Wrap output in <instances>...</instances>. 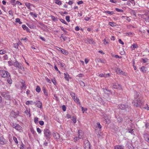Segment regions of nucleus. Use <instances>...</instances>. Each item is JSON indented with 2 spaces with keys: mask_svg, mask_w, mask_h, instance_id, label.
<instances>
[{
  "mask_svg": "<svg viewBox=\"0 0 149 149\" xmlns=\"http://www.w3.org/2000/svg\"><path fill=\"white\" fill-rule=\"evenodd\" d=\"M134 93L135 100L132 102L133 105L136 107H140L142 109H147V110H149V107L147 104H146V106H143L144 101L143 99V97L139 95V93L136 91H134Z\"/></svg>",
  "mask_w": 149,
  "mask_h": 149,
  "instance_id": "1",
  "label": "nucleus"
},
{
  "mask_svg": "<svg viewBox=\"0 0 149 149\" xmlns=\"http://www.w3.org/2000/svg\"><path fill=\"white\" fill-rule=\"evenodd\" d=\"M43 132L45 137L47 140H49L51 135L50 130L48 129H45L44 130Z\"/></svg>",
  "mask_w": 149,
  "mask_h": 149,
  "instance_id": "2",
  "label": "nucleus"
},
{
  "mask_svg": "<svg viewBox=\"0 0 149 149\" xmlns=\"http://www.w3.org/2000/svg\"><path fill=\"white\" fill-rule=\"evenodd\" d=\"M0 75L3 77H10L9 73L7 71L4 70H1L0 71Z\"/></svg>",
  "mask_w": 149,
  "mask_h": 149,
  "instance_id": "3",
  "label": "nucleus"
},
{
  "mask_svg": "<svg viewBox=\"0 0 149 149\" xmlns=\"http://www.w3.org/2000/svg\"><path fill=\"white\" fill-rule=\"evenodd\" d=\"M1 95L4 98L7 100H10V95L8 92H3L1 93Z\"/></svg>",
  "mask_w": 149,
  "mask_h": 149,
  "instance_id": "4",
  "label": "nucleus"
},
{
  "mask_svg": "<svg viewBox=\"0 0 149 149\" xmlns=\"http://www.w3.org/2000/svg\"><path fill=\"white\" fill-rule=\"evenodd\" d=\"M14 65L16 68H17L22 71L24 70V68L23 67L22 65L20 63H19L17 61H16L14 63Z\"/></svg>",
  "mask_w": 149,
  "mask_h": 149,
  "instance_id": "5",
  "label": "nucleus"
},
{
  "mask_svg": "<svg viewBox=\"0 0 149 149\" xmlns=\"http://www.w3.org/2000/svg\"><path fill=\"white\" fill-rule=\"evenodd\" d=\"M84 148L85 149H91L90 143L87 140L84 141Z\"/></svg>",
  "mask_w": 149,
  "mask_h": 149,
  "instance_id": "6",
  "label": "nucleus"
},
{
  "mask_svg": "<svg viewBox=\"0 0 149 149\" xmlns=\"http://www.w3.org/2000/svg\"><path fill=\"white\" fill-rule=\"evenodd\" d=\"M116 72L117 74L125 75V73L120 68H116Z\"/></svg>",
  "mask_w": 149,
  "mask_h": 149,
  "instance_id": "7",
  "label": "nucleus"
},
{
  "mask_svg": "<svg viewBox=\"0 0 149 149\" xmlns=\"http://www.w3.org/2000/svg\"><path fill=\"white\" fill-rule=\"evenodd\" d=\"M128 107L127 105H125L123 104H121L118 105V107L119 108L121 109H124Z\"/></svg>",
  "mask_w": 149,
  "mask_h": 149,
  "instance_id": "8",
  "label": "nucleus"
},
{
  "mask_svg": "<svg viewBox=\"0 0 149 149\" xmlns=\"http://www.w3.org/2000/svg\"><path fill=\"white\" fill-rule=\"evenodd\" d=\"M6 142V140L4 139L2 136L0 137V143L1 145H3Z\"/></svg>",
  "mask_w": 149,
  "mask_h": 149,
  "instance_id": "9",
  "label": "nucleus"
},
{
  "mask_svg": "<svg viewBox=\"0 0 149 149\" xmlns=\"http://www.w3.org/2000/svg\"><path fill=\"white\" fill-rule=\"evenodd\" d=\"M35 103L37 105L36 106L39 108H41L42 107V103L39 101H37L35 102Z\"/></svg>",
  "mask_w": 149,
  "mask_h": 149,
  "instance_id": "10",
  "label": "nucleus"
},
{
  "mask_svg": "<svg viewBox=\"0 0 149 149\" xmlns=\"http://www.w3.org/2000/svg\"><path fill=\"white\" fill-rule=\"evenodd\" d=\"M59 49H60V51L63 54L67 55L68 54V52H67L66 50L65 49L61 48L59 47H57Z\"/></svg>",
  "mask_w": 149,
  "mask_h": 149,
  "instance_id": "11",
  "label": "nucleus"
},
{
  "mask_svg": "<svg viewBox=\"0 0 149 149\" xmlns=\"http://www.w3.org/2000/svg\"><path fill=\"white\" fill-rule=\"evenodd\" d=\"M113 87L115 89H118L120 88L121 87L119 84L117 83H115L113 84Z\"/></svg>",
  "mask_w": 149,
  "mask_h": 149,
  "instance_id": "12",
  "label": "nucleus"
},
{
  "mask_svg": "<svg viewBox=\"0 0 149 149\" xmlns=\"http://www.w3.org/2000/svg\"><path fill=\"white\" fill-rule=\"evenodd\" d=\"M54 138L56 139H58L60 138L59 134L57 132L54 133L53 134Z\"/></svg>",
  "mask_w": 149,
  "mask_h": 149,
  "instance_id": "13",
  "label": "nucleus"
},
{
  "mask_svg": "<svg viewBox=\"0 0 149 149\" xmlns=\"http://www.w3.org/2000/svg\"><path fill=\"white\" fill-rule=\"evenodd\" d=\"M103 91L104 93L107 94H109L111 93V91L107 89L103 88Z\"/></svg>",
  "mask_w": 149,
  "mask_h": 149,
  "instance_id": "14",
  "label": "nucleus"
},
{
  "mask_svg": "<svg viewBox=\"0 0 149 149\" xmlns=\"http://www.w3.org/2000/svg\"><path fill=\"white\" fill-rule=\"evenodd\" d=\"M64 78L65 80L67 81H69V79L68 78L69 77V75L67 73H64Z\"/></svg>",
  "mask_w": 149,
  "mask_h": 149,
  "instance_id": "15",
  "label": "nucleus"
},
{
  "mask_svg": "<svg viewBox=\"0 0 149 149\" xmlns=\"http://www.w3.org/2000/svg\"><path fill=\"white\" fill-rule=\"evenodd\" d=\"M80 131L79 130L78 131V134H79L78 137V138L77 137H76L74 138V140L75 141H77L79 139H80L81 138V135H80Z\"/></svg>",
  "mask_w": 149,
  "mask_h": 149,
  "instance_id": "16",
  "label": "nucleus"
},
{
  "mask_svg": "<svg viewBox=\"0 0 149 149\" xmlns=\"http://www.w3.org/2000/svg\"><path fill=\"white\" fill-rule=\"evenodd\" d=\"M145 139L148 142H149V136L147 134H145L144 135Z\"/></svg>",
  "mask_w": 149,
  "mask_h": 149,
  "instance_id": "17",
  "label": "nucleus"
},
{
  "mask_svg": "<svg viewBox=\"0 0 149 149\" xmlns=\"http://www.w3.org/2000/svg\"><path fill=\"white\" fill-rule=\"evenodd\" d=\"M11 114L14 118H16L18 115V113H17L13 111H12Z\"/></svg>",
  "mask_w": 149,
  "mask_h": 149,
  "instance_id": "18",
  "label": "nucleus"
},
{
  "mask_svg": "<svg viewBox=\"0 0 149 149\" xmlns=\"http://www.w3.org/2000/svg\"><path fill=\"white\" fill-rule=\"evenodd\" d=\"M138 47V45L137 44L134 43L132 45L131 47L132 48V49L134 50L135 48H137Z\"/></svg>",
  "mask_w": 149,
  "mask_h": 149,
  "instance_id": "19",
  "label": "nucleus"
},
{
  "mask_svg": "<svg viewBox=\"0 0 149 149\" xmlns=\"http://www.w3.org/2000/svg\"><path fill=\"white\" fill-rule=\"evenodd\" d=\"M22 27L24 30H26L27 31L29 32V29L25 25H22Z\"/></svg>",
  "mask_w": 149,
  "mask_h": 149,
  "instance_id": "20",
  "label": "nucleus"
},
{
  "mask_svg": "<svg viewBox=\"0 0 149 149\" xmlns=\"http://www.w3.org/2000/svg\"><path fill=\"white\" fill-rule=\"evenodd\" d=\"M21 84L22 85L21 88L22 89L24 88L25 89H26V85L25 84V81H22L21 82Z\"/></svg>",
  "mask_w": 149,
  "mask_h": 149,
  "instance_id": "21",
  "label": "nucleus"
},
{
  "mask_svg": "<svg viewBox=\"0 0 149 149\" xmlns=\"http://www.w3.org/2000/svg\"><path fill=\"white\" fill-rule=\"evenodd\" d=\"M14 128L17 130H20L21 129V127L18 124L16 125V126L14 127Z\"/></svg>",
  "mask_w": 149,
  "mask_h": 149,
  "instance_id": "22",
  "label": "nucleus"
},
{
  "mask_svg": "<svg viewBox=\"0 0 149 149\" xmlns=\"http://www.w3.org/2000/svg\"><path fill=\"white\" fill-rule=\"evenodd\" d=\"M116 118H117L118 121L119 123L123 121V119L122 118L119 116H118L116 117Z\"/></svg>",
  "mask_w": 149,
  "mask_h": 149,
  "instance_id": "23",
  "label": "nucleus"
},
{
  "mask_svg": "<svg viewBox=\"0 0 149 149\" xmlns=\"http://www.w3.org/2000/svg\"><path fill=\"white\" fill-rule=\"evenodd\" d=\"M115 149H124V148L121 146L118 145L115 147Z\"/></svg>",
  "mask_w": 149,
  "mask_h": 149,
  "instance_id": "24",
  "label": "nucleus"
},
{
  "mask_svg": "<svg viewBox=\"0 0 149 149\" xmlns=\"http://www.w3.org/2000/svg\"><path fill=\"white\" fill-rule=\"evenodd\" d=\"M87 42H89V44H94V42L93 40V39H88Z\"/></svg>",
  "mask_w": 149,
  "mask_h": 149,
  "instance_id": "25",
  "label": "nucleus"
},
{
  "mask_svg": "<svg viewBox=\"0 0 149 149\" xmlns=\"http://www.w3.org/2000/svg\"><path fill=\"white\" fill-rule=\"evenodd\" d=\"M36 91H37V92H38V93H39V92H40V90H41V89H40V87L38 86H37L36 87Z\"/></svg>",
  "mask_w": 149,
  "mask_h": 149,
  "instance_id": "26",
  "label": "nucleus"
},
{
  "mask_svg": "<svg viewBox=\"0 0 149 149\" xmlns=\"http://www.w3.org/2000/svg\"><path fill=\"white\" fill-rule=\"evenodd\" d=\"M75 102H76L78 104H79V105L80 104V102H79V99L77 98V97H76L75 100L74 101Z\"/></svg>",
  "mask_w": 149,
  "mask_h": 149,
  "instance_id": "27",
  "label": "nucleus"
},
{
  "mask_svg": "<svg viewBox=\"0 0 149 149\" xmlns=\"http://www.w3.org/2000/svg\"><path fill=\"white\" fill-rule=\"evenodd\" d=\"M103 120H104V121H105V122L106 123L109 124V123H110V121L107 118V119L104 118Z\"/></svg>",
  "mask_w": 149,
  "mask_h": 149,
  "instance_id": "28",
  "label": "nucleus"
},
{
  "mask_svg": "<svg viewBox=\"0 0 149 149\" xmlns=\"http://www.w3.org/2000/svg\"><path fill=\"white\" fill-rule=\"evenodd\" d=\"M127 147L129 149H134V148L133 146L130 144H127Z\"/></svg>",
  "mask_w": 149,
  "mask_h": 149,
  "instance_id": "29",
  "label": "nucleus"
},
{
  "mask_svg": "<svg viewBox=\"0 0 149 149\" xmlns=\"http://www.w3.org/2000/svg\"><path fill=\"white\" fill-rule=\"evenodd\" d=\"M141 71L143 72H145L146 71V68L144 66L141 67Z\"/></svg>",
  "mask_w": 149,
  "mask_h": 149,
  "instance_id": "30",
  "label": "nucleus"
},
{
  "mask_svg": "<svg viewBox=\"0 0 149 149\" xmlns=\"http://www.w3.org/2000/svg\"><path fill=\"white\" fill-rule=\"evenodd\" d=\"M30 14L31 15L35 17H37V14L33 12H31Z\"/></svg>",
  "mask_w": 149,
  "mask_h": 149,
  "instance_id": "31",
  "label": "nucleus"
},
{
  "mask_svg": "<svg viewBox=\"0 0 149 149\" xmlns=\"http://www.w3.org/2000/svg\"><path fill=\"white\" fill-rule=\"evenodd\" d=\"M16 22L19 23V24H21L22 22L20 21V20L19 18H17L15 19Z\"/></svg>",
  "mask_w": 149,
  "mask_h": 149,
  "instance_id": "32",
  "label": "nucleus"
},
{
  "mask_svg": "<svg viewBox=\"0 0 149 149\" xmlns=\"http://www.w3.org/2000/svg\"><path fill=\"white\" fill-rule=\"evenodd\" d=\"M13 140L15 142V143L16 144H18V141H17V138L15 136H13Z\"/></svg>",
  "mask_w": 149,
  "mask_h": 149,
  "instance_id": "33",
  "label": "nucleus"
},
{
  "mask_svg": "<svg viewBox=\"0 0 149 149\" xmlns=\"http://www.w3.org/2000/svg\"><path fill=\"white\" fill-rule=\"evenodd\" d=\"M43 92L45 94V95L46 96L48 95V93L47 92L46 90V89L45 88H43Z\"/></svg>",
  "mask_w": 149,
  "mask_h": 149,
  "instance_id": "34",
  "label": "nucleus"
},
{
  "mask_svg": "<svg viewBox=\"0 0 149 149\" xmlns=\"http://www.w3.org/2000/svg\"><path fill=\"white\" fill-rule=\"evenodd\" d=\"M109 24L110 26H115L116 25V24L114 22H109Z\"/></svg>",
  "mask_w": 149,
  "mask_h": 149,
  "instance_id": "35",
  "label": "nucleus"
},
{
  "mask_svg": "<svg viewBox=\"0 0 149 149\" xmlns=\"http://www.w3.org/2000/svg\"><path fill=\"white\" fill-rule=\"evenodd\" d=\"M79 84L80 85L84 87L85 86V84L84 82H83L82 81H79Z\"/></svg>",
  "mask_w": 149,
  "mask_h": 149,
  "instance_id": "36",
  "label": "nucleus"
},
{
  "mask_svg": "<svg viewBox=\"0 0 149 149\" xmlns=\"http://www.w3.org/2000/svg\"><path fill=\"white\" fill-rule=\"evenodd\" d=\"M52 19L53 21H56L57 20V18H56L54 16H51Z\"/></svg>",
  "mask_w": 149,
  "mask_h": 149,
  "instance_id": "37",
  "label": "nucleus"
},
{
  "mask_svg": "<svg viewBox=\"0 0 149 149\" xmlns=\"http://www.w3.org/2000/svg\"><path fill=\"white\" fill-rule=\"evenodd\" d=\"M38 118L37 117H35L34 118V122L37 124L38 123Z\"/></svg>",
  "mask_w": 149,
  "mask_h": 149,
  "instance_id": "38",
  "label": "nucleus"
},
{
  "mask_svg": "<svg viewBox=\"0 0 149 149\" xmlns=\"http://www.w3.org/2000/svg\"><path fill=\"white\" fill-rule=\"evenodd\" d=\"M25 5L28 8V9H30V6L31 4L30 3H25Z\"/></svg>",
  "mask_w": 149,
  "mask_h": 149,
  "instance_id": "39",
  "label": "nucleus"
},
{
  "mask_svg": "<svg viewBox=\"0 0 149 149\" xmlns=\"http://www.w3.org/2000/svg\"><path fill=\"white\" fill-rule=\"evenodd\" d=\"M60 21L61 22L64 24H65L68 25V23L66 22L64 19H60Z\"/></svg>",
  "mask_w": 149,
  "mask_h": 149,
  "instance_id": "40",
  "label": "nucleus"
},
{
  "mask_svg": "<svg viewBox=\"0 0 149 149\" xmlns=\"http://www.w3.org/2000/svg\"><path fill=\"white\" fill-rule=\"evenodd\" d=\"M30 112V111H29L28 110H26L24 111L25 113H26L27 115H28L29 114V116H31Z\"/></svg>",
  "mask_w": 149,
  "mask_h": 149,
  "instance_id": "41",
  "label": "nucleus"
},
{
  "mask_svg": "<svg viewBox=\"0 0 149 149\" xmlns=\"http://www.w3.org/2000/svg\"><path fill=\"white\" fill-rule=\"evenodd\" d=\"M77 118L74 117H72V120L73 121L74 123H76L77 122Z\"/></svg>",
  "mask_w": 149,
  "mask_h": 149,
  "instance_id": "42",
  "label": "nucleus"
},
{
  "mask_svg": "<svg viewBox=\"0 0 149 149\" xmlns=\"http://www.w3.org/2000/svg\"><path fill=\"white\" fill-rule=\"evenodd\" d=\"M24 145L23 143H22L20 147V149H24Z\"/></svg>",
  "mask_w": 149,
  "mask_h": 149,
  "instance_id": "43",
  "label": "nucleus"
},
{
  "mask_svg": "<svg viewBox=\"0 0 149 149\" xmlns=\"http://www.w3.org/2000/svg\"><path fill=\"white\" fill-rule=\"evenodd\" d=\"M98 62H100V63H105V61H104V60H102L101 59H99V60H98Z\"/></svg>",
  "mask_w": 149,
  "mask_h": 149,
  "instance_id": "44",
  "label": "nucleus"
},
{
  "mask_svg": "<svg viewBox=\"0 0 149 149\" xmlns=\"http://www.w3.org/2000/svg\"><path fill=\"white\" fill-rule=\"evenodd\" d=\"M55 1L56 3L58 5H61V2L59 0H56Z\"/></svg>",
  "mask_w": 149,
  "mask_h": 149,
  "instance_id": "45",
  "label": "nucleus"
},
{
  "mask_svg": "<svg viewBox=\"0 0 149 149\" xmlns=\"http://www.w3.org/2000/svg\"><path fill=\"white\" fill-rule=\"evenodd\" d=\"M116 10L118 12H123V10L119 9L117 8H116Z\"/></svg>",
  "mask_w": 149,
  "mask_h": 149,
  "instance_id": "46",
  "label": "nucleus"
},
{
  "mask_svg": "<svg viewBox=\"0 0 149 149\" xmlns=\"http://www.w3.org/2000/svg\"><path fill=\"white\" fill-rule=\"evenodd\" d=\"M14 47L16 48H18V43H17L14 44Z\"/></svg>",
  "mask_w": 149,
  "mask_h": 149,
  "instance_id": "47",
  "label": "nucleus"
},
{
  "mask_svg": "<svg viewBox=\"0 0 149 149\" xmlns=\"http://www.w3.org/2000/svg\"><path fill=\"white\" fill-rule=\"evenodd\" d=\"M27 25L31 29H33L34 28L33 25V24L30 25L28 24H27Z\"/></svg>",
  "mask_w": 149,
  "mask_h": 149,
  "instance_id": "48",
  "label": "nucleus"
},
{
  "mask_svg": "<svg viewBox=\"0 0 149 149\" xmlns=\"http://www.w3.org/2000/svg\"><path fill=\"white\" fill-rule=\"evenodd\" d=\"M142 60L143 61L144 63H145L147 62L148 60V59L147 58H142Z\"/></svg>",
  "mask_w": 149,
  "mask_h": 149,
  "instance_id": "49",
  "label": "nucleus"
},
{
  "mask_svg": "<svg viewBox=\"0 0 149 149\" xmlns=\"http://www.w3.org/2000/svg\"><path fill=\"white\" fill-rule=\"evenodd\" d=\"M37 131L39 134H41V130L39 128H37Z\"/></svg>",
  "mask_w": 149,
  "mask_h": 149,
  "instance_id": "50",
  "label": "nucleus"
},
{
  "mask_svg": "<svg viewBox=\"0 0 149 149\" xmlns=\"http://www.w3.org/2000/svg\"><path fill=\"white\" fill-rule=\"evenodd\" d=\"M61 29L63 31V32L65 33V34H67L68 32L65 30L63 28L62 26L60 27Z\"/></svg>",
  "mask_w": 149,
  "mask_h": 149,
  "instance_id": "51",
  "label": "nucleus"
},
{
  "mask_svg": "<svg viewBox=\"0 0 149 149\" xmlns=\"http://www.w3.org/2000/svg\"><path fill=\"white\" fill-rule=\"evenodd\" d=\"M70 94L72 98H73L74 97H75V94L74 93H73V92H71L70 93Z\"/></svg>",
  "mask_w": 149,
  "mask_h": 149,
  "instance_id": "52",
  "label": "nucleus"
},
{
  "mask_svg": "<svg viewBox=\"0 0 149 149\" xmlns=\"http://www.w3.org/2000/svg\"><path fill=\"white\" fill-rule=\"evenodd\" d=\"M70 17L68 16H66L65 19L68 22H69L70 21Z\"/></svg>",
  "mask_w": 149,
  "mask_h": 149,
  "instance_id": "53",
  "label": "nucleus"
},
{
  "mask_svg": "<svg viewBox=\"0 0 149 149\" xmlns=\"http://www.w3.org/2000/svg\"><path fill=\"white\" fill-rule=\"evenodd\" d=\"M8 79L7 82L9 84H11L12 83V80L11 79H10L9 78H8Z\"/></svg>",
  "mask_w": 149,
  "mask_h": 149,
  "instance_id": "54",
  "label": "nucleus"
},
{
  "mask_svg": "<svg viewBox=\"0 0 149 149\" xmlns=\"http://www.w3.org/2000/svg\"><path fill=\"white\" fill-rule=\"evenodd\" d=\"M6 53V52L3 50H0V54H3Z\"/></svg>",
  "mask_w": 149,
  "mask_h": 149,
  "instance_id": "55",
  "label": "nucleus"
},
{
  "mask_svg": "<svg viewBox=\"0 0 149 149\" xmlns=\"http://www.w3.org/2000/svg\"><path fill=\"white\" fill-rule=\"evenodd\" d=\"M105 12L109 14L112 15L113 13V12H110L109 11H106Z\"/></svg>",
  "mask_w": 149,
  "mask_h": 149,
  "instance_id": "56",
  "label": "nucleus"
},
{
  "mask_svg": "<svg viewBox=\"0 0 149 149\" xmlns=\"http://www.w3.org/2000/svg\"><path fill=\"white\" fill-rule=\"evenodd\" d=\"M82 111L83 113H84V111L87 110V109L86 108H84L83 107H81Z\"/></svg>",
  "mask_w": 149,
  "mask_h": 149,
  "instance_id": "57",
  "label": "nucleus"
},
{
  "mask_svg": "<svg viewBox=\"0 0 149 149\" xmlns=\"http://www.w3.org/2000/svg\"><path fill=\"white\" fill-rule=\"evenodd\" d=\"M46 80L47 81V82L51 83V80L49 79L48 78L45 77Z\"/></svg>",
  "mask_w": 149,
  "mask_h": 149,
  "instance_id": "58",
  "label": "nucleus"
},
{
  "mask_svg": "<svg viewBox=\"0 0 149 149\" xmlns=\"http://www.w3.org/2000/svg\"><path fill=\"white\" fill-rule=\"evenodd\" d=\"M62 110L63 111H65L66 110V107L65 105H63L62 107Z\"/></svg>",
  "mask_w": 149,
  "mask_h": 149,
  "instance_id": "59",
  "label": "nucleus"
},
{
  "mask_svg": "<svg viewBox=\"0 0 149 149\" xmlns=\"http://www.w3.org/2000/svg\"><path fill=\"white\" fill-rule=\"evenodd\" d=\"M39 124L41 125H42V126L44 124V122L42 121H40L39 122Z\"/></svg>",
  "mask_w": 149,
  "mask_h": 149,
  "instance_id": "60",
  "label": "nucleus"
},
{
  "mask_svg": "<svg viewBox=\"0 0 149 149\" xmlns=\"http://www.w3.org/2000/svg\"><path fill=\"white\" fill-rule=\"evenodd\" d=\"M103 41L104 42V44L106 45V44H107L109 43V42L107 41L106 40L104 39L103 40Z\"/></svg>",
  "mask_w": 149,
  "mask_h": 149,
  "instance_id": "61",
  "label": "nucleus"
},
{
  "mask_svg": "<svg viewBox=\"0 0 149 149\" xmlns=\"http://www.w3.org/2000/svg\"><path fill=\"white\" fill-rule=\"evenodd\" d=\"M97 125H98V127L100 129L101 128L102 126H101V125H100V123L99 122H97Z\"/></svg>",
  "mask_w": 149,
  "mask_h": 149,
  "instance_id": "62",
  "label": "nucleus"
},
{
  "mask_svg": "<svg viewBox=\"0 0 149 149\" xmlns=\"http://www.w3.org/2000/svg\"><path fill=\"white\" fill-rule=\"evenodd\" d=\"M129 132L131 133V134H132L133 133V130H130L128 129Z\"/></svg>",
  "mask_w": 149,
  "mask_h": 149,
  "instance_id": "63",
  "label": "nucleus"
},
{
  "mask_svg": "<svg viewBox=\"0 0 149 149\" xmlns=\"http://www.w3.org/2000/svg\"><path fill=\"white\" fill-rule=\"evenodd\" d=\"M118 41L122 45H123L124 44V42L122 41L120 39L118 40Z\"/></svg>",
  "mask_w": 149,
  "mask_h": 149,
  "instance_id": "64",
  "label": "nucleus"
}]
</instances>
